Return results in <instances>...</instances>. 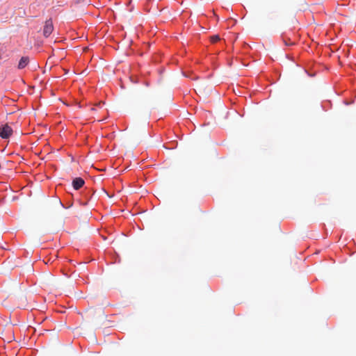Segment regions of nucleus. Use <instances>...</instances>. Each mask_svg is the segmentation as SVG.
<instances>
[{"label": "nucleus", "mask_w": 356, "mask_h": 356, "mask_svg": "<svg viewBox=\"0 0 356 356\" xmlns=\"http://www.w3.org/2000/svg\"><path fill=\"white\" fill-rule=\"evenodd\" d=\"M84 1V0H76V1H77L78 3L82 2V1Z\"/></svg>", "instance_id": "nucleus-18"}, {"label": "nucleus", "mask_w": 356, "mask_h": 356, "mask_svg": "<svg viewBox=\"0 0 356 356\" xmlns=\"http://www.w3.org/2000/svg\"><path fill=\"white\" fill-rule=\"evenodd\" d=\"M13 129L8 124L0 126V137L2 139H8L13 135Z\"/></svg>", "instance_id": "nucleus-2"}, {"label": "nucleus", "mask_w": 356, "mask_h": 356, "mask_svg": "<svg viewBox=\"0 0 356 356\" xmlns=\"http://www.w3.org/2000/svg\"><path fill=\"white\" fill-rule=\"evenodd\" d=\"M30 63V58L29 56H23L20 57L18 60L17 68L18 70H23Z\"/></svg>", "instance_id": "nucleus-5"}, {"label": "nucleus", "mask_w": 356, "mask_h": 356, "mask_svg": "<svg viewBox=\"0 0 356 356\" xmlns=\"http://www.w3.org/2000/svg\"><path fill=\"white\" fill-rule=\"evenodd\" d=\"M131 47H132V46L129 45L128 48L127 49V51H130L131 52H132L134 50H132Z\"/></svg>", "instance_id": "nucleus-14"}, {"label": "nucleus", "mask_w": 356, "mask_h": 356, "mask_svg": "<svg viewBox=\"0 0 356 356\" xmlns=\"http://www.w3.org/2000/svg\"><path fill=\"white\" fill-rule=\"evenodd\" d=\"M130 81L134 83H138L140 81V78L132 75L130 76Z\"/></svg>", "instance_id": "nucleus-11"}, {"label": "nucleus", "mask_w": 356, "mask_h": 356, "mask_svg": "<svg viewBox=\"0 0 356 356\" xmlns=\"http://www.w3.org/2000/svg\"><path fill=\"white\" fill-rule=\"evenodd\" d=\"M129 44H133V41H132V40H130V42H129Z\"/></svg>", "instance_id": "nucleus-20"}, {"label": "nucleus", "mask_w": 356, "mask_h": 356, "mask_svg": "<svg viewBox=\"0 0 356 356\" xmlns=\"http://www.w3.org/2000/svg\"><path fill=\"white\" fill-rule=\"evenodd\" d=\"M284 44L287 45V44H296L294 42H288L286 40H284Z\"/></svg>", "instance_id": "nucleus-13"}, {"label": "nucleus", "mask_w": 356, "mask_h": 356, "mask_svg": "<svg viewBox=\"0 0 356 356\" xmlns=\"http://www.w3.org/2000/svg\"><path fill=\"white\" fill-rule=\"evenodd\" d=\"M143 84L147 87L149 86V82L147 81H143Z\"/></svg>", "instance_id": "nucleus-12"}, {"label": "nucleus", "mask_w": 356, "mask_h": 356, "mask_svg": "<svg viewBox=\"0 0 356 356\" xmlns=\"http://www.w3.org/2000/svg\"><path fill=\"white\" fill-rule=\"evenodd\" d=\"M54 31L53 22L51 18L45 21L44 25L42 29V34L45 38H48Z\"/></svg>", "instance_id": "nucleus-3"}, {"label": "nucleus", "mask_w": 356, "mask_h": 356, "mask_svg": "<svg viewBox=\"0 0 356 356\" xmlns=\"http://www.w3.org/2000/svg\"><path fill=\"white\" fill-rule=\"evenodd\" d=\"M321 108L323 111H327L332 106V102L330 100H325L322 102Z\"/></svg>", "instance_id": "nucleus-6"}, {"label": "nucleus", "mask_w": 356, "mask_h": 356, "mask_svg": "<svg viewBox=\"0 0 356 356\" xmlns=\"http://www.w3.org/2000/svg\"><path fill=\"white\" fill-rule=\"evenodd\" d=\"M220 41H221V38H220V35L218 34H214L210 37V42H211V44H213L216 42H220Z\"/></svg>", "instance_id": "nucleus-7"}, {"label": "nucleus", "mask_w": 356, "mask_h": 356, "mask_svg": "<svg viewBox=\"0 0 356 356\" xmlns=\"http://www.w3.org/2000/svg\"><path fill=\"white\" fill-rule=\"evenodd\" d=\"M182 74L185 77H189L188 74H186V72H182Z\"/></svg>", "instance_id": "nucleus-16"}, {"label": "nucleus", "mask_w": 356, "mask_h": 356, "mask_svg": "<svg viewBox=\"0 0 356 356\" xmlns=\"http://www.w3.org/2000/svg\"><path fill=\"white\" fill-rule=\"evenodd\" d=\"M304 71L307 74V75L309 77H314L316 74V72L309 70L308 68L304 67Z\"/></svg>", "instance_id": "nucleus-8"}, {"label": "nucleus", "mask_w": 356, "mask_h": 356, "mask_svg": "<svg viewBox=\"0 0 356 356\" xmlns=\"http://www.w3.org/2000/svg\"><path fill=\"white\" fill-rule=\"evenodd\" d=\"M95 192L93 190L89 188H84L83 190L79 192V198L78 199V202L80 205L83 207H86L88 205L90 201L92 198Z\"/></svg>", "instance_id": "nucleus-1"}, {"label": "nucleus", "mask_w": 356, "mask_h": 356, "mask_svg": "<svg viewBox=\"0 0 356 356\" xmlns=\"http://www.w3.org/2000/svg\"><path fill=\"white\" fill-rule=\"evenodd\" d=\"M120 261V257H119V256H118V261L115 260V263H119Z\"/></svg>", "instance_id": "nucleus-17"}, {"label": "nucleus", "mask_w": 356, "mask_h": 356, "mask_svg": "<svg viewBox=\"0 0 356 356\" xmlns=\"http://www.w3.org/2000/svg\"><path fill=\"white\" fill-rule=\"evenodd\" d=\"M86 181L81 177H75L72 179V186L74 190L79 191L85 185Z\"/></svg>", "instance_id": "nucleus-4"}, {"label": "nucleus", "mask_w": 356, "mask_h": 356, "mask_svg": "<svg viewBox=\"0 0 356 356\" xmlns=\"http://www.w3.org/2000/svg\"><path fill=\"white\" fill-rule=\"evenodd\" d=\"M243 44L247 45V44H248L247 42H244L243 43Z\"/></svg>", "instance_id": "nucleus-22"}, {"label": "nucleus", "mask_w": 356, "mask_h": 356, "mask_svg": "<svg viewBox=\"0 0 356 356\" xmlns=\"http://www.w3.org/2000/svg\"><path fill=\"white\" fill-rule=\"evenodd\" d=\"M85 47H86V48H85L83 50H86V49H88V47H89V45L85 46Z\"/></svg>", "instance_id": "nucleus-19"}, {"label": "nucleus", "mask_w": 356, "mask_h": 356, "mask_svg": "<svg viewBox=\"0 0 356 356\" xmlns=\"http://www.w3.org/2000/svg\"><path fill=\"white\" fill-rule=\"evenodd\" d=\"M143 44H152L151 43H145V42H143Z\"/></svg>", "instance_id": "nucleus-21"}, {"label": "nucleus", "mask_w": 356, "mask_h": 356, "mask_svg": "<svg viewBox=\"0 0 356 356\" xmlns=\"http://www.w3.org/2000/svg\"><path fill=\"white\" fill-rule=\"evenodd\" d=\"M355 100V97H354L351 100L343 99V103L346 106H349V105H350V104H354Z\"/></svg>", "instance_id": "nucleus-10"}, {"label": "nucleus", "mask_w": 356, "mask_h": 356, "mask_svg": "<svg viewBox=\"0 0 356 356\" xmlns=\"http://www.w3.org/2000/svg\"><path fill=\"white\" fill-rule=\"evenodd\" d=\"M243 47H245V49H246L247 50H248L249 49H252V48H251V46H250V45H248V46H243Z\"/></svg>", "instance_id": "nucleus-15"}, {"label": "nucleus", "mask_w": 356, "mask_h": 356, "mask_svg": "<svg viewBox=\"0 0 356 356\" xmlns=\"http://www.w3.org/2000/svg\"><path fill=\"white\" fill-rule=\"evenodd\" d=\"M59 202H60V204L61 205V207L65 209H70L72 206V203L64 204L60 200H59Z\"/></svg>", "instance_id": "nucleus-9"}]
</instances>
